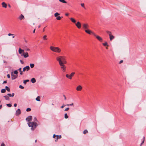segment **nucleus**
<instances>
[{"instance_id": "obj_48", "label": "nucleus", "mask_w": 146, "mask_h": 146, "mask_svg": "<svg viewBox=\"0 0 146 146\" xmlns=\"http://www.w3.org/2000/svg\"><path fill=\"white\" fill-rule=\"evenodd\" d=\"M7 76L8 78H10V75L9 74H8Z\"/></svg>"}, {"instance_id": "obj_13", "label": "nucleus", "mask_w": 146, "mask_h": 146, "mask_svg": "<svg viewBox=\"0 0 146 146\" xmlns=\"http://www.w3.org/2000/svg\"><path fill=\"white\" fill-rule=\"evenodd\" d=\"M19 52L20 54H21L22 52L24 53V50H22L21 48H19Z\"/></svg>"}, {"instance_id": "obj_62", "label": "nucleus", "mask_w": 146, "mask_h": 146, "mask_svg": "<svg viewBox=\"0 0 146 146\" xmlns=\"http://www.w3.org/2000/svg\"><path fill=\"white\" fill-rule=\"evenodd\" d=\"M35 29H34V30H33V33H35Z\"/></svg>"}, {"instance_id": "obj_23", "label": "nucleus", "mask_w": 146, "mask_h": 146, "mask_svg": "<svg viewBox=\"0 0 146 146\" xmlns=\"http://www.w3.org/2000/svg\"><path fill=\"white\" fill-rule=\"evenodd\" d=\"M29 80L28 79L24 80L23 81V83L25 84H26L27 82H29Z\"/></svg>"}, {"instance_id": "obj_45", "label": "nucleus", "mask_w": 146, "mask_h": 146, "mask_svg": "<svg viewBox=\"0 0 146 146\" xmlns=\"http://www.w3.org/2000/svg\"><path fill=\"white\" fill-rule=\"evenodd\" d=\"M7 95L8 96H9H9L10 97H12L11 94L9 93V94H8Z\"/></svg>"}, {"instance_id": "obj_34", "label": "nucleus", "mask_w": 146, "mask_h": 146, "mask_svg": "<svg viewBox=\"0 0 146 146\" xmlns=\"http://www.w3.org/2000/svg\"><path fill=\"white\" fill-rule=\"evenodd\" d=\"M75 74V72H72V73L70 74V76H71V77L72 78V77Z\"/></svg>"}, {"instance_id": "obj_12", "label": "nucleus", "mask_w": 146, "mask_h": 146, "mask_svg": "<svg viewBox=\"0 0 146 146\" xmlns=\"http://www.w3.org/2000/svg\"><path fill=\"white\" fill-rule=\"evenodd\" d=\"M82 87L81 86H78L76 88V90L77 91H80L82 89Z\"/></svg>"}, {"instance_id": "obj_14", "label": "nucleus", "mask_w": 146, "mask_h": 146, "mask_svg": "<svg viewBox=\"0 0 146 146\" xmlns=\"http://www.w3.org/2000/svg\"><path fill=\"white\" fill-rule=\"evenodd\" d=\"M2 7H3L6 8L7 7V4L4 2H3L2 3Z\"/></svg>"}, {"instance_id": "obj_3", "label": "nucleus", "mask_w": 146, "mask_h": 146, "mask_svg": "<svg viewBox=\"0 0 146 146\" xmlns=\"http://www.w3.org/2000/svg\"><path fill=\"white\" fill-rule=\"evenodd\" d=\"M50 49L53 51L56 52H60L61 50L58 47H55L52 46H51L50 47Z\"/></svg>"}, {"instance_id": "obj_24", "label": "nucleus", "mask_w": 146, "mask_h": 146, "mask_svg": "<svg viewBox=\"0 0 146 146\" xmlns=\"http://www.w3.org/2000/svg\"><path fill=\"white\" fill-rule=\"evenodd\" d=\"M30 65V67L31 68H33L35 66L34 64H33V63H31Z\"/></svg>"}, {"instance_id": "obj_19", "label": "nucleus", "mask_w": 146, "mask_h": 146, "mask_svg": "<svg viewBox=\"0 0 146 146\" xmlns=\"http://www.w3.org/2000/svg\"><path fill=\"white\" fill-rule=\"evenodd\" d=\"M18 70V71H19L20 72V74L21 75H22L23 74V72L22 71H21V68H19Z\"/></svg>"}, {"instance_id": "obj_37", "label": "nucleus", "mask_w": 146, "mask_h": 146, "mask_svg": "<svg viewBox=\"0 0 146 146\" xmlns=\"http://www.w3.org/2000/svg\"><path fill=\"white\" fill-rule=\"evenodd\" d=\"M6 105L7 106L9 107H11L12 106V105L11 104H7Z\"/></svg>"}, {"instance_id": "obj_58", "label": "nucleus", "mask_w": 146, "mask_h": 146, "mask_svg": "<svg viewBox=\"0 0 146 146\" xmlns=\"http://www.w3.org/2000/svg\"><path fill=\"white\" fill-rule=\"evenodd\" d=\"M14 107H16V106H17V104H16V103H15V104H14Z\"/></svg>"}, {"instance_id": "obj_40", "label": "nucleus", "mask_w": 146, "mask_h": 146, "mask_svg": "<svg viewBox=\"0 0 146 146\" xmlns=\"http://www.w3.org/2000/svg\"><path fill=\"white\" fill-rule=\"evenodd\" d=\"M58 135H56V139L55 140V141L56 142L57 141L58 139Z\"/></svg>"}, {"instance_id": "obj_1", "label": "nucleus", "mask_w": 146, "mask_h": 146, "mask_svg": "<svg viewBox=\"0 0 146 146\" xmlns=\"http://www.w3.org/2000/svg\"><path fill=\"white\" fill-rule=\"evenodd\" d=\"M32 117L31 115L28 116L25 119L28 122V125L29 127H31V129L33 131L35 129L38 125L36 122H35L34 121L30 122L32 120Z\"/></svg>"}, {"instance_id": "obj_47", "label": "nucleus", "mask_w": 146, "mask_h": 146, "mask_svg": "<svg viewBox=\"0 0 146 146\" xmlns=\"http://www.w3.org/2000/svg\"><path fill=\"white\" fill-rule=\"evenodd\" d=\"M1 146H5V145L3 143H2L1 145Z\"/></svg>"}, {"instance_id": "obj_28", "label": "nucleus", "mask_w": 146, "mask_h": 146, "mask_svg": "<svg viewBox=\"0 0 146 146\" xmlns=\"http://www.w3.org/2000/svg\"><path fill=\"white\" fill-rule=\"evenodd\" d=\"M144 141H145V137H143V139L142 141V143L140 144V146H141L144 143Z\"/></svg>"}, {"instance_id": "obj_41", "label": "nucleus", "mask_w": 146, "mask_h": 146, "mask_svg": "<svg viewBox=\"0 0 146 146\" xmlns=\"http://www.w3.org/2000/svg\"><path fill=\"white\" fill-rule=\"evenodd\" d=\"M19 88L21 89H23L24 88V87L22 86L21 85H20L19 86Z\"/></svg>"}, {"instance_id": "obj_7", "label": "nucleus", "mask_w": 146, "mask_h": 146, "mask_svg": "<svg viewBox=\"0 0 146 146\" xmlns=\"http://www.w3.org/2000/svg\"><path fill=\"white\" fill-rule=\"evenodd\" d=\"M21 113V110L20 109H18L16 112V115H18L20 114Z\"/></svg>"}, {"instance_id": "obj_29", "label": "nucleus", "mask_w": 146, "mask_h": 146, "mask_svg": "<svg viewBox=\"0 0 146 146\" xmlns=\"http://www.w3.org/2000/svg\"><path fill=\"white\" fill-rule=\"evenodd\" d=\"M60 15V14L58 13H56L54 14V15L55 17H57L58 16Z\"/></svg>"}, {"instance_id": "obj_18", "label": "nucleus", "mask_w": 146, "mask_h": 146, "mask_svg": "<svg viewBox=\"0 0 146 146\" xmlns=\"http://www.w3.org/2000/svg\"><path fill=\"white\" fill-rule=\"evenodd\" d=\"M31 82L33 83H34L36 82V80L34 78H33L31 79Z\"/></svg>"}, {"instance_id": "obj_20", "label": "nucleus", "mask_w": 146, "mask_h": 146, "mask_svg": "<svg viewBox=\"0 0 146 146\" xmlns=\"http://www.w3.org/2000/svg\"><path fill=\"white\" fill-rule=\"evenodd\" d=\"M36 100L39 102L40 101V97L39 96H38V97L36 98Z\"/></svg>"}, {"instance_id": "obj_36", "label": "nucleus", "mask_w": 146, "mask_h": 146, "mask_svg": "<svg viewBox=\"0 0 146 146\" xmlns=\"http://www.w3.org/2000/svg\"><path fill=\"white\" fill-rule=\"evenodd\" d=\"M47 37V36L46 35H45L44 36H43V39L44 40H46L47 39V38H46Z\"/></svg>"}, {"instance_id": "obj_51", "label": "nucleus", "mask_w": 146, "mask_h": 146, "mask_svg": "<svg viewBox=\"0 0 146 146\" xmlns=\"http://www.w3.org/2000/svg\"><path fill=\"white\" fill-rule=\"evenodd\" d=\"M123 62V61L122 60H121L119 62V64H121V63H122Z\"/></svg>"}, {"instance_id": "obj_30", "label": "nucleus", "mask_w": 146, "mask_h": 146, "mask_svg": "<svg viewBox=\"0 0 146 146\" xmlns=\"http://www.w3.org/2000/svg\"><path fill=\"white\" fill-rule=\"evenodd\" d=\"M68 117L67 115V113H66L64 114V118L65 119H67L68 118Z\"/></svg>"}, {"instance_id": "obj_46", "label": "nucleus", "mask_w": 146, "mask_h": 146, "mask_svg": "<svg viewBox=\"0 0 146 146\" xmlns=\"http://www.w3.org/2000/svg\"><path fill=\"white\" fill-rule=\"evenodd\" d=\"M69 110V108H66V109H65L64 111H67L68 110Z\"/></svg>"}, {"instance_id": "obj_43", "label": "nucleus", "mask_w": 146, "mask_h": 146, "mask_svg": "<svg viewBox=\"0 0 146 146\" xmlns=\"http://www.w3.org/2000/svg\"><path fill=\"white\" fill-rule=\"evenodd\" d=\"M106 33L109 34V35H110V34H111V32H110V31H106Z\"/></svg>"}, {"instance_id": "obj_2", "label": "nucleus", "mask_w": 146, "mask_h": 146, "mask_svg": "<svg viewBox=\"0 0 146 146\" xmlns=\"http://www.w3.org/2000/svg\"><path fill=\"white\" fill-rule=\"evenodd\" d=\"M56 60L58 62L59 65L61 66V68L62 69L66 68L64 64L66 63V62L65 60V58L64 56H60L56 58Z\"/></svg>"}, {"instance_id": "obj_22", "label": "nucleus", "mask_w": 146, "mask_h": 146, "mask_svg": "<svg viewBox=\"0 0 146 146\" xmlns=\"http://www.w3.org/2000/svg\"><path fill=\"white\" fill-rule=\"evenodd\" d=\"M70 19L72 22L74 23H76V21L74 18H71Z\"/></svg>"}, {"instance_id": "obj_42", "label": "nucleus", "mask_w": 146, "mask_h": 146, "mask_svg": "<svg viewBox=\"0 0 146 146\" xmlns=\"http://www.w3.org/2000/svg\"><path fill=\"white\" fill-rule=\"evenodd\" d=\"M66 105H65L64 104H63L62 106L61 107V108H63L65 106H66Z\"/></svg>"}, {"instance_id": "obj_55", "label": "nucleus", "mask_w": 146, "mask_h": 146, "mask_svg": "<svg viewBox=\"0 0 146 146\" xmlns=\"http://www.w3.org/2000/svg\"><path fill=\"white\" fill-rule=\"evenodd\" d=\"M14 95H15V94L14 93H12V94H11L12 97L14 96Z\"/></svg>"}, {"instance_id": "obj_27", "label": "nucleus", "mask_w": 146, "mask_h": 146, "mask_svg": "<svg viewBox=\"0 0 146 146\" xmlns=\"http://www.w3.org/2000/svg\"><path fill=\"white\" fill-rule=\"evenodd\" d=\"M6 92V90L5 89H3L1 90V92L2 93H4Z\"/></svg>"}, {"instance_id": "obj_33", "label": "nucleus", "mask_w": 146, "mask_h": 146, "mask_svg": "<svg viewBox=\"0 0 146 146\" xmlns=\"http://www.w3.org/2000/svg\"><path fill=\"white\" fill-rule=\"evenodd\" d=\"M61 18L60 16H58L56 17V19L57 20H60Z\"/></svg>"}, {"instance_id": "obj_63", "label": "nucleus", "mask_w": 146, "mask_h": 146, "mask_svg": "<svg viewBox=\"0 0 146 146\" xmlns=\"http://www.w3.org/2000/svg\"><path fill=\"white\" fill-rule=\"evenodd\" d=\"M2 105H0V109L2 108Z\"/></svg>"}, {"instance_id": "obj_31", "label": "nucleus", "mask_w": 146, "mask_h": 146, "mask_svg": "<svg viewBox=\"0 0 146 146\" xmlns=\"http://www.w3.org/2000/svg\"><path fill=\"white\" fill-rule=\"evenodd\" d=\"M103 44L104 46H108V43L107 42H106L104 43H103Z\"/></svg>"}, {"instance_id": "obj_16", "label": "nucleus", "mask_w": 146, "mask_h": 146, "mask_svg": "<svg viewBox=\"0 0 146 146\" xmlns=\"http://www.w3.org/2000/svg\"><path fill=\"white\" fill-rule=\"evenodd\" d=\"M24 18V16L22 15V14H21V15L19 16V19L21 20H22Z\"/></svg>"}, {"instance_id": "obj_38", "label": "nucleus", "mask_w": 146, "mask_h": 146, "mask_svg": "<svg viewBox=\"0 0 146 146\" xmlns=\"http://www.w3.org/2000/svg\"><path fill=\"white\" fill-rule=\"evenodd\" d=\"M14 73L15 74H18L17 70H16L14 71Z\"/></svg>"}, {"instance_id": "obj_32", "label": "nucleus", "mask_w": 146, "mask_h": 146, "mask_svg": "<svg viewBox=\"0 0 146 146\" xmlns=\"http://www.w3.org/2000/svg\"><path fill=\"white\" fill-rule=\"evenodd\" d=\"M88 133V131L86 129L85 130L83 131V133L84 134H86Z\"/></svg>"}, {"instance_id": "obj_35", "label": "nucleus", "mask_w": 146, "mask_h": 146, "mask_svg": "<svg viewBox=\"0 0 146 146\" xmlns=\"http://www.w3.org/2000/svg\"><path fill=\"white\" fill-rule=\"evenodd\" d=\"M31 110V109L30 108H28L26 109L27 111H30Z\"/></svg>"}, {"instance_id": "obj_25", "label": "nucleus", "mask_w": 146, "mask_h": 146, "mask_svg": "<svg viewBox=\"0 0 146 146\" xmlns=\"http://www.w3.org/2000/svg\"><path fill=\"white\" fill-rule=\"evenodd\" d=\"M60 2L63 3H66L67 2L65 0H59Z\"/></svg>"}, {"instance_id": "obj_64", "label": "nucleus", "mask_w": 146, "mask_h": 146, "mask_svg": "<svg viewBox=\"0 0 146 146\" xmlns=\"http://www.w3.org/2000/svg\"><path fill=\"white\" fill-rule=\"evenodd\" d=\"M8 6L10 8L11 7V6L9 4H8Z\"/></svg>"}, {"instance_id": "obj_9", "label": "nucleus", "mask_w": 146, "mask_h": 146, "mask_svg": "<svg viewBox=\"0 0 146 146\" xmlns=\"http://www.w3.org/2000/svg\"><path fill=\"white\" fill-rule=\"evenodd\" d=\"M85 31L86 33L89 34H91V33L93 34V33H94L89 29H87Z\"/></svg>"}, {"instance_id": "obj_5", "label": "nucleus", "mask_w": 146, "mask_h": 146, "mask_svg": "<svg viewBox=\"0 0 146 146\" xmlns=\"http://www.w3.org/2000/svg\"><path fill=\"white\" fill-rule=\"evenodd\" d=\"M30 69V67L29 66H27L23 68V71L25 72L26 70L28 71Z\"/></svg>"}, {"instance_id": "obj_54", "label": "nucleus", "mask_w": 146, "mask_h": 146, "mask_svg": "<svg viewBox=\"0 0 146 146\" xmlns=\"http://www.w3.org/2000/svg\"><path fill=\"white\" fill-rule=\"evenodd\" d=\"M56 137V135L55 134H54L53 137L54 138H55Z\"/></svg>"}, {"instance_id": "obj_4", "label": "nucleus", "mask_w": 146, "mask_h": 146, "mask_svg": "<svg viewBox=\"0 0 146 146\" xmlns=\"http://www.w3.org/2000/svg\"><path fill=\"white\" fill-rule=\"evenodd\" d=\"M93 35L95 36L96 38H97V39L98 40L100 41H101L102 40V38H101L100 36H98V35H97L96 34H95L94 33H93Z\"/></svg>"}, {"instance_id": "obj_49", "label": "nucleus", "mask_w": 146, "mask_h": 146, "mask_svg": "<svg viewBox=\"0 0 146 146\" xmlns=\"http://www.w3.org/2000/svg\"><path fill=\"white\" fill-rule=\"evenodd\" d=\"M21 63L22 64H24V62L21 60H20Z\"/></svg>"}, {"instance_id": "obj_57", "label": "nucleus", "mask_w": 146, "mask_h": 146, "mask_svg": "<svg viewBox=\"0 0 146 146\" xmlns=\"http://www.w3.org/2000/svg\"><path fill=\"white\" fill-rule=\"evenodd\" d=\"M74 105V104L73 103H72L71 104H70L69 105H70V106H73Z\"/></svg>"}, {"instance_id": "obj_50", "label": "nucleus", "mask_w": 146, "mask_h": 146, "mask_svg": "<svg viewBox=\"0 0 146 146\" xmlns=\"http://www.w3.org/2000/svg\"><path fill=\"white\" fill-rule=\"evenodd\" d=\"M8 35L9 36H11V35H14L11 34V33H9V34H8Z\"/></svg>"}, {"instance_id": "obj_10", "label": "nucleus", "mask_w": 146, "mask_h": 146, "mask_svg": "<svg viewBox=\"0 0 146 146\" xmlns=\"http://www.w3.org/2000/svg\"><path fill=\"white\" fill-rule=\"evenodd\" d=\"M11 79L12 80H15L17 77V76L13 74V72L11 73Z\"/></svg>"}, {"instance_id": "obj_6", "label": "nucleus", "mask_w": 146, "mask_h": 146, "mask_svg": "<svg viewBox=\"0 0 146 146\" xmlns=\"http://www.w3.org/2000/svg\"><path fill=\"white\" fill-rule=\"evenodd\" d=\"M22 56H23L24 58H26L28 57L29 56V54L28 52H26L25 53V52L21 55Z\"/></svg>"}, {"instance_id": "obj_44", "label": "nucleus", "mask_w": 146, "mask_h": 146, "mask_svg": "<svg viewBox=\"0 0 146 146\" xmlns=\"http://www.w3.org/2000/svg\"><path fill=\"white\" fill-rule=\"evenodd\" d=\"M81 5L82 7L85 8L84 4V3H81Z\"/></svg>"}, {"instance_id": "obj_26", "label": "nucleus", "mask_w": 146, "mask_h": 146, "mask_svg": "<svg viewBox=\"0 0 146 146\" xmlns=\"http://www.w3.org/2000/svg\"><path fill=\"white\" fill-rule=\"evenodd\" d=\"M5 89L8 92H9L10 91V88L7 86H6L5 87Z\"/></svg>"}, {"instance_id": "obj_17", "label": "nucleus", "mask_w": 146, "mask_h": 146, "mask_svg": "<svg viewBox=\"0 0 146 146\" xmlns=\"http://www.w3.org/2000/svg\"><path fill=\"white\" fill-rule=\"evenodd\" d=\"M4 97L5 98L6 100H9V98L8 96H4Z\"/></svg>"}, {"instance_id": "obj_53", "label": "nucleus", "mask_w": 146, "mask_h": 146, "mask_svg": "<svg viewBox=\"0 0 146 146\" xmlns=\"http://www.w3.org/2000/svg\"><path fill=\"white\" fill-rule=\"evenodd\" d=\"M7 83V81H3V84H5Z\"/></svg>"}, {"instance_id": "obj_61", "label": "nucleus", "mask_w": 146, "mask_h": 146, "mask_svg": "<svg viewBox=\"0 0 146 146\" xmlns=\"http://www.w3.org/2000/svg\"><path fill=\"white\" fill-rule=\"evenodd\" d=\"M63 96L64 97V100H66V96H65L64 95Z\"/></svg>"}, {"instance_id": "obj_52", "label": "nucleus", "mask_w": 146, "mask_h": 146, "mask_svg": "<svg viewBox=\"0 0 146 146\" xmlns=\"http://www.w3.org/2000/svg\"><path fill=\"white\" fill-rule=\"evenodd\" d=\"M62 70L63 72H64L65 71V68L62 69Z\"/></svg>"}, {"instance_id": "obj_39", "label": "nucleus", "mask_w": 146, "mask_h": 146, "mask_svg": "<svg viewBox=\"0 0 146 146\" xmlns=\"http://www.w3.org/2000/svg\"><path fill=\"white\" fill-rule=\"evenodd\" d=\"M34 121H36L35 122H38V121L36 118V117H35L34 118Z\"/></svg>"}, {"instance_id": "obj_59", "label": "nucleus", "mask_w": 146, "mask_h": 146, "mask_svg": "<svg viewBox=\"0 0 146 146\" xmlns=\"http://www.w3.org/2000/svg\"><path fill=\"white\" fill-rule=\"evenodd\" d=\"M69 15V14L68 13H66L65 14V15L66 16H68Z\"/></svg>"}, {"instance_id": "obj_60", "label": "nucleus", "mask_w": 146, "mask_h": 146, "mask_svg": "<svg viewBox=\"0 0 146 146\" xmlns=\"http://www.w3.org/2000/svg\"><path fill=\"white\" fill-rule=\"evenodd\" d=\"M61 135H60L59 136H58V138H59V139H60L61 138Z\"/></svg>"}, {"instance_id": "obj_21", "label": "nucleus", "mask_w": 146, "mask_h": 146, "mask_svg": "<svg viewBox=\"0 0 146 146\" xmlns=\"http://www.w3.org/2000/svg\"><path fill=\"white\" fill-rule=\"evenodd\" d=\"M66 77L70 79H72V78L70 76V75L67 74L66 75Z\"/></svg>"}, {"instance_id": "obj_11", "label": "nucleus", "mask_w": 146, "mask_h": 146, "mask_svg": "<svg viewBox=\"0 0 146 146\" xmlns=\"http://www.w3.org/2000/svg\"><path fill=\"white\" fill-rule=\"evenodd\" d=\"M83 27V28L84 29H87L88 25L87 24H83L82 25Z\"/></svg>"}, {"instance_id": "obj_15", "label": "nucleus", "mask_w": 146, "mask_h": 146, "mask_svg": "<svg viewBox=\"0 0 146 146\" xmlns=\"http://www.w3.org/2000/svg\"><path fill=\"white\" fill-rule=\"evenodd\" d=\"M109 36L110 40L111 41L114 38V36L111 34L109 35Z\"/></svg>"}, {"instance_id": "obj_8", "label": "nucleus", "mask_w": 146, "mask_h": 146, "mask_svg": "<svg viewBox=\"0 0 146 146\" xmlns=\"http://www.w3.org/2000/svg\"><path fill=\"white\" fill-rule=\"evenodd\" d=\"M76 26L78 29H80L81 27V24L79 22H78L76 24Z\"/></svg>"}, {"instance_id": "obj_56", "label": "nucleus", "mask_w": 146, "mask_h": 146, "mask_svg": "<svg viewBox=\"0 0 146 146\" xmlns=\"http://www.w3.org/2000/svg\"><path fill=\"white\" fill-rule=\"evenodd\" d=\"M25 50H26V51H29V50H30V49H29V48H27V49H26Z\"/></svg>"}]
</instances>
